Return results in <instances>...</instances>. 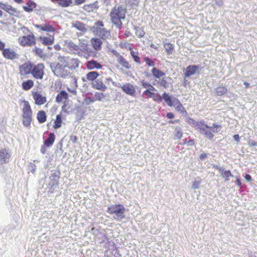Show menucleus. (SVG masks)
Here are the masks:
<instances>
[{
	"label": "nucleus",
	"instance_id": "nucleus-1",
	"mask_svg": "<svg viewBox=\"0 0 257 257\" xmlns=\"http://www.w3.org/2000/svg\"><path fill=\"white\" fill-rule=\"evenodd\" d=\"M188 122H192L195 124L200 133L210 140H212L214 138L213 133H219L222 128V126L220 124L213 123L212 125L210 126L204 120L196 121L191 118H189Z\"/></svg>",
	"mask_w": 257,
	"mask_h": 257
},
{
	"label": "nucleus",
	"instance_id": "nucleus-2",
	"mask_svg": "<svg viewBox=\"0 0 257 257\" xmlns=\"http://www.w3.org/2000/svg\"><path fill=\"white\" fill-rule=\"evenodd\" d=\"M153 99L154 101L158 102H161L163 99L168 106L174 107L177 111L181 113L187 114V111L185 107L180 100L176 98H172V97L166 92L163 93L162 96L155 93Z\"/></svg>",
	"mask_w": 257,
	"mask_h": 257
},
{
	"label": "nucleus",
	"instance_id": "nucleus-3",
	"mask_svg": "<svg viewBox=\"0 0 257 257\" xmlns=\"http://www.w3.org/2000/svg\"><path fill=\"white\" fill-rule=\"evenodd\" d=\"M126 12V7L121 5L114 6L111 10L109 14L111 22L119 30L122 27V21L125 19Z\"/></svg>",
	"mask_w": 257,
	"mask_h": 257
},
{
	"label": "nucleus",
	"instance_id": "nucleus-4",
	"mask_svg": "<svg viewBox=\"0 0 257 257\" xmlns=\"http://www.w3.org/2000/svg\"><path fill=\"white\" fill-rule=\"evenodd\" d=\"M153 77L155 78L153 85L158 87L167 88L172 84V79L170 76H166L165 73L157 68L153 67L151 70Z\"/></svg>",
	"mask_w": 257,
	"mask_h": 257
},
{
	"label": "nucleus",
	"instance_id": "nucleus-5",
	"mask_svg": "<svg viewBox=\"0 0 257 257\" xmlns=\"http://www.w3.org/2000/svg\"><path fill=\"white\" fill-rule=\"evenodd\" d=\"M23 106L22 109V123L24 126L30 127L33 120V110L28 101L23 100Z\"/></svg>",
	"mask_w": 257,
	"mask_h": 257
},
{
	"label": "nucleus",
	"instance_id": "nucleus-6",
	"mask_svg": "<svg viewBox=\"0 0 257 257\" xmlns=\"http://www.w3.org/2000/svg\"><path fill=\"white\" fill-rule=\"evenodd\" d=\"M24 29L29 32V34L26 36H21L18 38V43L22 47H31L36 44V37L35 35L26 27Z\"/></svg>",
	"mask_w": 257,
	"mask_h": 257
},
{
	"label": "nucleus",
	"instance_id": "nucleus-7",
	"mask_svg": "<svg viewBox=\"0 0 257 257\" xmlns=\"http://www.w3.org/2000/svg\"><path fill=\"white\" fill-rule=\"evenodd\" d=\"M125 209L121 204H114L107 208V212L109 214H114V218L117 220H121L124 217Z\"/></svg>",
	"mask_w": 257,
	"mask_h": 257
},
{
	"label": "nucleus",
	"instance_id": "nucleus-8",
	"mask_svg": "<svg viewBox=\"0 0 257 257\" xmlns=\"http://www.w3.org/2000/svg\"><path fill=\"white\" fill-rule=\"evenodd\" d=\"M33 65L32 62L28 61L18 66L19 74L22 79L31 74Z\"/></svg>",
	"mask_w": 257,
	"mask_h": 257
},
{
	"label": "nucleus",
	"instance_id": "nucleus-9",
	"mask_svg": "<svg viewBox=\"0 0 257 257\" xmlns=\"http://www.w3.org/2000/svg\"><path fill=\"white\" fill-rule=\"evenodd\" d=\"M61 58H58V62L53 68V72L54 74L60 77L66 78L70 75V72L65 69L66 67L64 64H61Z\"/></svg>",
	"mask_w": 257,
	"mask_h": 257
},
{
	"label": "nucleus",
	"instance_id": "nucleus-10",
	"mask_svg": "<svg viewBox=\"0 0 257 257\" xmlns=\"http://www.w3.org/2000/svg\"><path fill=\"white\" fill-rule=\"evenodd\" d=\"M61 64H64L66 68L72 70L77 68L79 61L77 59L70 58L69 57L60 56Z\"/></svg>",
	"mask_w": 257,
	"mask_h": 257
},
{
	"label": "nucleus",
	"instance_id": "nucleus-11",
	"mask_svg": "<svg viewBox=\"0 0 257 257\" xmlns=\"http://www.w3.org/2000/svg\"><path fill=\"white\" fill-rule=\"evenodd\" d=\"M44 69L45 66L43 63L33 64L31 74L35 79L42 80L45 74Z\"/></svg>",
	"mask_w": 257,
	"mask_h": 257
},
{
	"label": "nucleus",
	"instance_id": "nucleus-12",
	"mask_svg": "<svg viewBox=\"0 0 257 257\" xmlns=\"http://www.w3.org/2000/svg\"><path fill=\"white\" fill-rule=\"evenodd\" d=\"M122 91L126 94L135 97L136 96V86L130 83H126L120 86Z\"/></svg>",
	"mask_w": 257,
	"mask_h": 257
},
{
	"label": "nucleus",
	"instance_id": "nucleus-13",
	"mask_svg": "<svg viewBox=\"0 0 257 257\" xmlns=\"http://www.w3.org/2000/svg\"><path fill=\"white\" fill-rule=\"evenodd\" d=\"M31 93L36 105H42L47 102L46 97L43 96L40 92L32 91Z\"/></svg>",
	"mask_w": 257,
	"mask_h": 257
},
{
	"label": "nucleus",
	"instance_id": "nucleus-14",
	"mask_svg": "<svg viewBox=\"0 0 257 257\" xmlns=\"http://www.w3.org/2000/svg\"><path fill=\"white\" fill-rule=\"evenodd\" d=\"M0 51H2V54L6 59L14 60L18 58V54L11 48H5L4 47Z\"/></svg>",
	"mask_w": 257,
	"mask_h": 257
},
{
	"label": "nucleus",
	"instance_id": "nucleus-15",
	"mask_svg": "<svg viewBox=\"0 0 257 257\" xmlns=\"http://www.w3.org/2000/svg\"><path fill=\"white\" fill-rule=\"evenodd\" d=\"M79 41L78 47L80 51V56L87 57V56H89L90 50L86 41L84 39H79Z\"/></svg>",
	"mask_w": 257,
	"mask_h": 257
},
{
	"label": "nucleus",
	"instance_id": "nucleus-16",
	"mask_svg": "<svg viewBox=\"0 0 257 257\" xmlns=\"http://www.w3.org/2000/svg\"><path fill=\"white\" fill-rule=\"evenodd\" d=\"M34 26L41 32L55 33L56 31V29L49 24H44L43 25L34 24Z\"/></svg>",
	"mask_w": 257,
	"mask_h": 257
},
{
	"label": "nucleus",
	"instance_id": "nucleus-17",
	"mask_svg": "<svg viewBox=\"0 0 257 257\" xmlns=\"http://www.w3.org/2000/svg\"><path fill=\"white\" fill-rule=\"evenodd\" d=\"M39 40L45 46H49L53 44L55 41L54 35H49L48 36H40Z\"/></svg>",
	"mask_w": 257,
	"mask_h": 257
},
{
	"label": "nucleus",
	"instance_id": "nucleus-18",
	"mask_svg": "<svg viewBox=\"0 0 257 257\" xmlns=\"http://www.w3.org/2000/svg\"><path fill=\"white\" fill-rule=\"evenodd\" d=\"M199 70V67L197 65H189L185 69L184 75L185 77H188L194 74Z\"/></svg>",
	"mask_w": 257,
	"mask_h": 257
},
{
	"label": "nucleus",
	"instance_id": "nucleus-19",
	"mask_svg": "<svg viewBox=\"0 0 257 257\" xmlns=\"http://www.w3.org/2000/svg\"><path fill=\"white\" fill-rule=\"evenodd\" d=\"M92 87L93 88L101 91H105L107 87L101 80L97 79L92 83Z\"/></svg>",
	"mask_w": 257,
	"mask_h": 257
},
{
	"label": "nucleus",
	"instance_id": "nucleus-20",
	"mask_svg": "<svg viewBox=\"0 0 257 257\" xmlns=\"http://www.w3.org/2000/svg\"><path fill=\"white\" fill-rule=\"evenodd\" d=\"M86 66L88 70H93L94 69H100L102 67L100 63L94 60L88 61L86 63Z\"/></svg>",
	"mask_w": 257,
	"mask_h": 257
},
{
	"label": "nucleus",
	"instance_id": "nucleus-21",
	"mask_svg": "<svg viewBox=\"0 0 257 257\" xmlns=\"http://www.w3.org/2000/svg\"><path fill=\"white\" fill-rule=\"evenodd\" d=\"M96 34L103 40L109 39L111 37L110 31L104 28Z\"/></svg>",
	"mask_w": 257,
	"mask_h": 257
},
{
	"label": "nucleus",
	"instance_id": "nucleus-22",
	"mask_svg": "<svg viewBox=\"0 0 257 257\" xmlns=\"http://www.w3.org/2000/svg\"><path fill=\"white\" fill-rule=\"evenodd\" d=\"M91 44L95 51L101 50L102 45V41L97 38H92L90 40Z\"/></svg>",
	"mask_w": 257,
	"mask_h": 257
},
{
	"label": "nucleus",
	"instance_id": "nucleus-23",
	"mask_svg": "<svg viewBox=\"0 0 257 257\" xmlns=\"http://www.w3.org/2000/svg\"><path fill=\"white\" fill-rule=\"evenodd\" d=\"M63 115L62 113L57 114L56 118L54 120L53 128L55 130L60 128L63 124Z\"/></svg>",
	"mask_w": 257,
	"mask_h": 257
},
{
	"label": "nucleus",
	"instance_id": "nucleus-24",
	"mask_svg": "<svg viewBox=\"0 0 257 257\" xmlns=\"http://www.w3.org/2000/svg\"><path fill=\"white\" fill-rule=\"evenodd\" d=\"M108 94L103 92H96L94 94L95 101H108Z\"/></svg>",
	"mask_w": 257,
	"mask_h": 257
},
{
	"label": "nucleus",
	"instance_id": "nucleus-25",
	"mask_svg": "<svg viewBox=\"0 0 257 257\" xmlns=\"http://www.w3.org/2000/svg\"><path fill=\"white\" fill-rule=\"evenodd\" d=\"M73 27L75 28L79 31L83 33L86 32L87 30L86 25L82 22L79 21H74L72 23Z\"/></svg>",
	"mask_w": 257,
	"mask_h": 257
},
{
	"label": "nucleus",
	"instance_id": "nucleus-26",
	"mask_svg": "<svg viewBox=\"0 0 257 257\" xmlns=\"http://www.w3.org/2000/svg\"><path fill=\"white\" fill-rule=\"evenodd\" d=\"M37 7V4L31 0H29L26 5L23 7L24 10L28 13L32 12Z\"/></svg>",
	"mask_w": 257,
	"mask_h": 257
},
{
	"label": "nucleus",
	"instance_id": "nucleus-27",
	"mask_svg": "<svg viewBox=\"0 0 257 257\" xmlns=\"http://www.w3.org/2000/svg\"><path fill=\"white\" fill-rule=\"evenodd\" d=\"M22 88L24 90L28 91L34 86V82L32 79H27L22 83Z\"/></svg>",
	"mask_w": 257,
	"mask_h": 257
},
{
	"label": "nucleus",
	"instance_id": "nucleus-28",
	"mask_svg": "<svg viewBox=\"0 0 257 257\" xmlns=\"http://www.w3.org/2000/svg\"><path fill=\"white\" fill-rule=\"evenodd\" d=\"M83 8L88 12H92L99 8L98 3L96 1L92 4L84 5Z\"/></svg>",
	"mask_w": 257,
	"mask_h": 257
},
{
	"label": "nucleus",
	"instance_id": "nucleus-29",
	"mask_svg": "<svg viewBox=\"0 0 257 257\" xmlns=\"http://www.w3.org/2000/svg\"><path fill=\"white\" fill-rule=\"evenodd\" d=\"M10 155L5 149H3L0 150V160H2V164L7 163L9 162V160Z\"/></svg>",
	"mask_w": 257,
	"mask_h": 257
},
{
	"label": "nucleus",
	"instance_id": "nucleus-30",
	"mask_svg": "<svg viewBox=\"0 0 257 257\" xmlns=\"http://www.w3.org/2000/svg\"><path fill=\"white\" fill-rule=\"evenodd\" d=\"M68 98V93L64 90L61 91L57 95L56 101L58 103L66 101Z\"/></svg>",
	"mask_w": 257,
	"mask_h": 257
},
{
	"label": "nucleus",
	"instance_id": "nucleus-31",
	"mask_svg": "<svg viewBox=\"0 0 257 257\" xmlns=\"http://www.w3.org/2000/svg\"><path fill=\"white\" fill-rule=\"evenodd\" d=\"M68 49L74 54L80 56V51L78 45L75 44L72 42H70L67 44Z\"/></svg>",
	"mask_w": 257,
	"mask_h": 257
},
{
	"label": "nucleus",
	"instance_id": "nucleus-32",
	"mask_svg": "<svg viewBox=\"0 0 257 257\" xmlns=\"http://www.w3.org/2000/svg\"><path fill=\"white\" fill-rule=\"evenodd\" d=\"M118 63L126 69H130L132 68L131 65L122 56H119L117 58Z\"/></svg>",
	"mask_w": 257,
	"mask_h": 257
},
{
	"label": "nucleus",
	"instance_id": "nucleus-33",
	"mask_svg": "<svg viewBox=\"0 0 257 257\" xmlns=\"http://www.w3.org/2000/svg\"><path fill=\"white\" fill-rule=\"evenodd\" d=\"M55 137L54 133H50L48 138L44 142V146L49 148L53 145L55 142Z\"/></svg>",
	"mask_w": 257,
	"mask_h": 257
},
{
	"label": "nucleus",
	"instance_id": "nucleus-34",
	"mask_svg": "<svg viewBox=\"0 0 257 257\" xmlns=\"http://www.w3.org/2000/svg\"><path fill=\"white\" fill-rule=\"evenodd\" d=\"M36 117L40 123H44L47 120V115L45 111L43 110L38 111Z\"/></svg>",
	"mask_w": 257,
	"mask_h": 257
},
{
	"label": "nucleus",
	"instance_id": "nucleus-35",
	"mask_svg": "<svg viewBox=\"0 0 257 257\" xmlns=\"http://www.w3.org/2000/svg\"><path fill=\"white\" fill-rule=\"evenodd\" d=\"M104 28V24L101 21H97L94 25V26L91 28V30L94 33L96 34L100 30Z\"/></svg>",
	"mask_w": 257,
	"mask_h": 257
},
{
	"label": "nucleus",
	"instance_id": "nucleus-36",
	"mask_svg": "<svg viewBox=\"0 0 257 257\" xmlns=\"http://www.w3.org/2000/svg\"><path fill=\"white\" fill-rule=\"evenodd\" d=\"M53 3L57 2V4L63 8L69 7L72 3V0H51Z\"/></svg>",
	"mask_w": 257,
	"mask_h": 257
},
{
	"label": "nucleus",
	"instance_id": "nucleus-37",
	"mask_svg": "<svg viewBox=\"0 0 257 257\" xmlns=\"http://www.w3.org/2000/svg\"><path fill=\"white\" fill-rule=\"evenodd\" d=\"M164 47L167 55L172 54L174 50V46L170 43H164Z\"/></svg>",
	"mask_w": 257,
	"mask_h": 257
},
{
	"label": "nucleus",
	"instance_id": "nucleus-38",
	"mask_svg": "<svg viewBox=\"0 0 257 257\" xmlns=\"http://www.w3.org/2000/svg\"><path fill=\"white\" fill-rule=\"evenodd\" d=\"M99 75V73L96 71H91L86 74V77L88 80L93 81L96 80L95 79Z\"/></svg>",
	"mask_w": 257,
	"mask_h": 257
},
{
	"label": "nucleus",
	"instance_id": "nucleus-39",
	"mask_svg": "<svg viewBox=\"0 0 257 257\" xmlns=\"http://www.w3.org/2000/svg\"><path fill=\"white\" fill-rule=\"evenodd\" d=\"M227 92V88L224 86H218L215 89V93L217 96H222Z\"/></svg>",
	"mask_w": 257,
	"mask_h": 257
},
{
	"label": "nucleus",
	"instance_id": "nucleus-40",
	"mask_svg": "<svg viewBox=\"0 0 257 257\" xmlns=\"http://www.w3.org/2000/svg\"><path fill=\"white\" fill-rule=\"evenodd\" d=\"M130 53L134 61L138 64H140L141 59L140 57L139 56L138 52H135L133 49L132 50H131Z\"/></svg>",
	"mask_w": 257,
	"mask_h": 257
},
{
	"label": "nucleus",
	"instance_id": "nucleus-41",
	"mask_svg": "<svg viewBox=\"0 0 257 257\" xmlns=\"http://www.w3.org/2000/svg\"><path fill=\"white\" fill-rule=\"evenodd\" d=\"M33 51L37 56L40 58H43L45 56V54L44 53L43 50L41 48L35 47L33 49Z\"/></svg>",
	"mask_w": 257,
	"mask_h": 257
},
{
	"label": "nucleus",
	"instance_id": "nucleus-42",
	"mask_svg": "<svg viewBox=\"0 0 257 257\" xmlns=\"http://www.w3.org/2000/svg\"><path fill=\"white\" fill-rule=\"evenodd\" d=\"M119 45L120 48L122 49H128L130 51H131V50L133 49L131 46V44L127 42H121L119 43Z\"/></svg>",
	"mask_w": 257,
	"mask_h": 257
},
{
	"label": "nucleus",
	"instance_id": "nucleus-43",
	"mask_svg": "<svg viewBox=\"0 0 257 257\" xmlns=\"http://www.w3.org/2000/svg\"><path fill=\"white\" fill-rule=\"evenodd\" d=\"M145 32L142 28H136V35L139 38H142L144 36Z\"/></svg>",
	"mask_w": 257,
	"mask_h": 257
},
{
	"label": "nucleus",
	"instance_id": "nucleus-44",
	"mask_svg": "<svg viewBox=\"0 0 257 257\" xmlns=\"http://www.w3.org/2000/svg\"><path fill=\"white\" fill-rule=\"evenodd\" d=\"M221 174L226 181H228L229 178L233 176V175L231 174L230 170L225 171L224 172L222 171Z\"/></svg>",
	"mask_w": 257,
	"mask_h": 257
},
{
	"label": "nucleus",
	"instance_id": "nucleus-45",
	"mask_svg": "<svg viewBox=\"0 0 257 257\" xmlns=\"http://www.w3.org/2000/svg\"><path fill=\"white\" fill-rule=\"evenodd\" d=\"M142 85L144 87L148 88V89L151 90L152 91L156 90L155 87L148 82H145L144 81H143L142 82Z\"/></svg>",
	"mask_w": 257,
	"mask_h": 257
},
{
	"label": "nucleus",
	"instance_id": "nucleus-46",
	"mask_svg": "<svg viewBox=\"0 0 257 257\" xmlns=\"http://www.w3.org/2000/svg\"><path fill=\"white\" fill-rule=\"evenodd\" d=\"M144 61L148 66H154L155 65V62L151 59L148 57H145L144 58Z\"/></svg>",
	"mask_w": 257,
	"mask_h": 257
},
{
	"label": "nucleus",
	"instance_id": "nucleus-47",
	"mask_svg": "<svg viewBox=\"0 0 257 257\" xmlns=\"http://www.w3.org/2000/svg\"><path fill=\"white\" fill-rule=\"evenodd\" d=\"M94 101V98L93 99L90 97H86L84 99L83 103H85L86 105H89L93 103Z\"/></svg>",
	"mask_w": 257,
	"mask_h": 257
},
{
	"label": "nucleus",
	"instance_id": "nucleus-48",
	"mask_svg": "<svg viewBox=\"0 0 257 257\" xmlns=\"http://www.w3.org/2000/svg\"><path fill=\"white\" fill-rule=\"evenodd\" d=\"M143 93L146 96H147L149 97H150V98H153V97L154 96V95L155 94L154 92H151V90H149V89H147V90H145Z\"/></svg>",
	"mask_w": 257,
	"mask_h": 257
},
{
	"label": "nucleus",
	"instance_id": "nucleus-49",
	"mask_svg": "<svg viewBox=\"0 0 257 257\" xmlns=\"http://www.w3.org/2000/svg\"><path fill=\"white\" fill-rule=\"evenodd\" d=\"M201 183V181H194L192 183V187L194 189H196L199 188L200 185Z\"/></svg>",
	"mask_w": 257,
	"mask_h": 257
},
{
	"label": "nucleus",
	"instance_id": "nucleus-50",
	"mask_svg": "<svg viewBox=\"0 0 257 257\" xmlns=\"http://www.w3.org/2000/svg\"><path fill=\"white\" fill-rule=\"evenodd\" d=\"M183 133L181 131H178L175 134V137L179 140L181 139L182 137Z\"/></svg>",
	"mask_w": 257,
	"mask_h": 257
},
{
	"label": "nucleus",
	"instance_id": "nucleus-51",
	"mask_svg": "<svg viewBox=\"0 0 257 257\" xmlns=\"http://www.w3.org/2000/svg\"><path fill=\"white\" fill-rule=\"evenodd\" d=\"M184 144H187L189 146H194L195 145V141L193 139L186 141V139H185Z\"/></svg>",
	"mask_w": 257,
	"mask_h": 257
},
{
	"label": "nucleus",
	"instance_id": "nucleus-52",
	"mask_svg": "<svg viewBox=\"0 0 257 257\" xmlns=\"http://www.w3.org/2000/svg\"><path fill=\"white\" fill-rule=\"evenodd\" d=\"M70 140L73 143L75 144L77 142L78 138L76 136H71Z\"/></svg>",
	"mask_w": 257,
	"mask_h": 257
},
{
	"label": "nucleus",
	"instance_id": "nucleus-53",
	"mask_svg": "<svg viewBox=\"0 0 257 257\" xmlns=\"http://www.w3.org/2000/svg\"><path fill=\"white\" fill-rule=\"evenodd\" d=\"M166 117L169 119H173L174 117V114L173 112H168L166 114Z\"/></svg>",
	"mask_w": 257,
	"mask_h": 257
},
{
	"label": "nucleus",
	"instance_id": "nucleus-54",
	"mask_svg": "<svg viewBox=\"0 0 257 257\" xmlns=\"http://www.w3.org/2000/svg\"><path fill=\"white\" fill-rule=\"evenodd\" d=\"M86 0H74L75 4L77 5H79L84 3Z\"/></svg>",
	"mask_w": 257,
	"mask_h": 257
},
{
	"label": "nucleus",
	"instance_id": "nucleus-55",
	"mask_svg": "<svg viewBox=\"0 0 257 257\" xmlns=\"http://www.w3.org/2000/svg\"><path fill=\"white\" fill-rule=\"evenodd\" d=\"M111 52L112 53V54L113 55H114L116 57H117V58H119V56H121L116 50H112L111 51Z\"/></svg>",
	"mask_w": 257,
	"mask_h": 257
},
{
	"label": "nucleus",
	"instance_id": "nucleus-56",
	"mask_svg": "<svg viewBox=\"0 0 257 257\" xmlns=\"http://www.w3.org/2000/svg\"><path fill=\"white\" fill-rule=\"evenodd\" d=\"M207 157V155L206 154L203 153V154H201L200 155V157L199 158H200V159L202 160V159H204L206 158Z\"/></svg>",
	"mask_w": 257,
	"mask_h": 257
},
{
	"label": "nucleus",
	"instance_id": "nucleus-57",
	"mask_svg": "<svg viewBox=\"0 0 257 257\" xmlns=\"http://www.w3.org/2000/svg\"><path fill=\"white\" fill-rule=\"evenodd\" d=\"M245 179L247 181H250L251 180V176L249 175V174H246L245 176Z\"/></svg>",
	"mask_w": 257,
	"mask_h": 257
},
{
	"label": "nucleus",
	"instance_id": "nucleus-58",
	"mask_svg": "<svg viewBox=\"0 0 257 257\" xmlns=\"http://www.w3.org/2000/svg\"><path fill=\"white\" fill-rule=\"evenodd\" d=\"M233 138L237 142H239V139H240L239 136L238 134L234 135L233 136Z\"/></svg>",
	"mask_w": 257,
	"mask_h": 257
},
{
	"label": "nucleus",
	"instance_id": "nucleus-59",
	"mask_svg": "<svg viewBox=\"0 0 257 257\" xmlns=\"http://www.w3.org/2000/svg\"><path fill=\"white\" fill-rule=\"evenodd\" d=\"M236 184H237V186H238L239 187H241V181H240V180L238 178H236Z\"/></svg>",
	"mask_w": 257,
	"mask_h": 257
},
{
	"label": "nucleus",
	"instance_id": "nucleus-60",
	"mask_svg": "<svg viewBox=\"0 0 257 257\" xmlns=\"http://www.w3.org/2000/svg\"><path fill=\"white\" fill-rule=\"evenodd\" d=\"M46 147L45 146H43L41 147V152L42 154H45L46 153Z\"/></svg>",
	"mask_w": 257,
	"mask_h": 257
},
{
	"label": "nucleus",
	"instance_id": "nucleus-61",
	"mask_svg": "<svg viewBox=\"0 0 257 257\" xmlns=\"http://www.w3.org/2000/svg\"><path fill=\"white\" fill-rule=\"evenodd\" d=\"M131 33L129 31H126L124 33V35L125 37H128L131 35Z\"/></svg>",
	"mask_w": 257,
	"mask_h": 257
},
{
	"label": "nucleus",
	"instance_id": "nucleus-62",
	"mask_svg": "<svg viewBox=\"0 0 257 257\" xmlns=\"http://www.w3.org/2000/svg\"><path fill=\"white\" fill-rule=\"evenodd\" d=\"M249 145L250 146H256V143L254 141H252L250 143H249Z\"/></svg>",
	"mask_w": 257,
	"mask_h": 257
},
{
	"label": "nucleus",
	"instance_id": "nucleus-63",
	"mask_svg": "<svg viewBox=\"0 0 257 257\" xmlns=\"http://www.w3.org/2000/svg\"><path fill=\"white\" fill-rule=\"evenodd\" d=\"M179 121H180L179 119H176V120H175L174 121H173V120L169 121V123H173L174 122L178 123V122H179Z\"/></svg>",
	"mask_w": 257,
	"mask_h": 257
},
{
	"label": "nucleus",
	"instance_id": "nucleus-64",
	"mask_svg": "<svg viewBox=\"0 0 257 257\" xmlns=\"http://www.w3.org/2000/svg\"><path fill=\"white\" fill-rule=\"evenodd\" d=\"M243 84L245 86L246 88H248L249 86V83L247 82H244Z\"/></svg>",
	"mask_w": 257,
	"mask_h": 257
}]
</instances>
